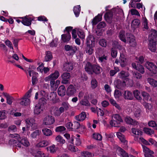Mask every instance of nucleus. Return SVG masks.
Instances as JSON below:
<instances>
[{
  "label": "nucleus",
  "mask_w": 157,
  "mask_h": 157,
  "mask_svg": "<svg viewBox=\"0 0 157 157\" xmlns=\"http://www.w3.org/2000/svg\"><path fill=\"white\" fill-rule=\"evenodd\" d=\"M73 68L72 63L71 62H67L65 63L63 65V69L64 71H70Z\"/></svg>",
  "instance_id": "a878e982"
},
{
  "label": "nucleus",
  "mask_w": 157,
  "mask_h": 157,
  "mask_svg": "<svg viewBox=\"0 0 157 157\" xmlns=\"http://www.w3.org/2000/svg\"><path fill=\"white\" fill-rule=\"evenodd\" d=\"M125 121L128 124H132L134 126L138 124V122L134 120L129 117H126L124 119Z\"/></svg>",
  "instance_id": "c85d7f7f"
},
{
  "label": "nucleus",
  "mask_w": 157,
  "mask_h": 157,
  "mask_svg": "<svg viewBox=\"0 0 157 157\" xmlns=\"http://www.w3.org/2000/svg\"><path fill=\"white\" fill-rule=\"evenodd\" d=\"M132 132L135 135L141 136L142 135V132L139 130H137L135 128H132Z\"/></svg>",
  "instance_id": "4d7b16f0"
},
{
  "label": "nucleus",
  "mask_w": 157,
  "mask_h": 157,
  "mask_svg": "<svg viewBox=\"0 0 157 157\" xmlns=\"http://www.w3.org/2000/svg\"><path fill=\"white\" fill-rule=\"evenodd\" d=\"M52 58L51 52L50 51H48L46 53V55L45 57V60L46 61H50Z\"/></svg>",
  "instance_id": "603ef678"
},
{
  "label": "nucleus",
  "mask_w": 157,
  "mask_h": 157,
  "mask_svg": "<svg viewBox=\"0 0 157 157\" xmlns=\"http://www.w3.org/2000/svg\"><path fill=\"white\" fill-rule=\"evenodd\" d=\"M98 86V82L94 78L92 79L91 81V87L93 89L96 88Z\"/></svg>",
  "instance_id": "69168bd1"
},
{
  "label": "nucleus",
  "mask_w": 157,
  "mask_h": 157,
  "mask_svg": "<svg viewBox=\"0 0 157 157\" xmlns=\"http://www.w3.org/2000/svg\"><path fill=\"white\" fill-rule=\"evenodd\" d=\"M44 109V103L39 102L35 106L34 112L35 114L39 115L42 113Z\"/></svg>",
  "instance_id": "9b49d317"
},
{
  "label": "nucleus",
  "mask_w": 157,
  "mask_h": 157,
  "mask_svg": "<svg viewBox=\"0 0 157 157\" xmlns=\"http://www.w3.org/2000/svg\"><path fill=\"white\" fill-rule=\"evenodd\" d=\"M55 140L57 143L61 144H64L65 142V140L60 135H58L55 137Z\"/></svg>",
  "instance_id": "ea45409f"
},
{
  "label": "nucleus",
  "mask_w": 157,
  "mask_h": 157,
  "mask_svg": "<svg viewBox=\"0 0 157 157\" xmlns=\"http://www.w3.org/2000/svg\"><path fill=\"white\" fill-rule=\"evenodd\" d=\"M135 117H138L141 115V110L140 109L136 106L133 107L132 110Z\"/></svg>",
  "instance_id": "7c9ffc66"
},
{
  "label": "nucleus",
  "mask_w": 157,
  "mask_h": 157,
  "mask_svg": "<svg viewBox=\"0 0 157 157\" xmlns=\"http://www.w3.org/2000/svg\"><path fill=\"white\" fill-rule=\"evenodd\" d=\"M66 51H69L71 54H74L77 49V47L75 46H71L69 45H66L64 47Z\"/></svg>",
  "instance_id": "393cba45"
},
{
  "label": "nucleus",
  "mask_w": 157,
  "mask_h": 157,
  "mask_svg": "<svg viewBox=\"0 0 157 157\" xmlns=\"http://www.w3.org/2000/svg\"><path fill=\"white\" fill-rule=\"evenodd\" d=\"M61 77L62 79V83L66 84L69 83L71 78V75L69 73L64 72L61 75Z\"/></svg>",
  "instance_id": "2eb2a0df"
},
{
  "label": "nucleus",
  "mask_w": 157,
  "mask_h": 157,
  "mask_svg": "<svg viewBox=\"0 0 157 157\" xmlns=\"http://www.w3.org/2000/svg\"><path fill=\"white\" fill-rule=\"evenodd\" d=\"M47 148L48 151H49L51 153L53 154L55 153L58 149V147L54 144L48 146Z\"/></svg>",
  "instance_id": "c9c22d12"
},
{
  "label": "nucleus",
  "mask_w": 157,
  "mask_h": 157,
  "mask_svg": "<svg viewBox=\"0 0 157 157\" xmlns=\"http://www.w3.org/2000/svg\"><path fill=\"white\" fill-rule=\"evenodd\" d=\"M9 137L12 139L9 140V143L13 145L14 146L21 147L22 145L26 147L29 145V143L26 138H21L17 134H10L9 135Z\"/></svg>",
  "instance_id": "f257e3e1"
},
{
  "label": "nucleus",
  "mask_w": 157,
  "mask_h": 157,
  "mask_svg": "<svg viewBox=\"0 0 157 157\" xmlns=\"http://www.w3.org/2000/svg\"><path fill=\"white\" fill-rule=\"evenodd\" d=\"M143 27L145 29H148V22L147 19L145 17H143Z\"/></svg>",
  "instance_id": "052dcab7"
},
{
  "label": "nucleus",
  "mask_w": 157,
  "mask_h": 157,
  "mask_svg": "<svg viewBox=\"0 0 157 157\" xmlns=\"http://www.w3.org/2000/svg\"><path fill=\"white\" fill-rule=\"evenodd\" d=\"M77 35L81 39H83L85 37V34L83 30L78 28L77 29Z\"/></svg>",
  "instance_id": "79ce46f5"
},
{
  "label": "nucleus",
  "mask_w": 157,
  "mask_h": 157,
  "mask_svg": "<svg viewBox=\"0 0 157 157\" xmlns=\"http://www.w3.org/2000/svg\"><path fill=\"white\" fill-rule=\"evenodd\" d=\"M109 101L110 103L114 106H115L117 109L120 110L121 108L120 106L118 104L116 101L113 99L110 98L109 99Z\"/></svg>",
  "instance_id": "a18cd8bd"
},
{
  "label": "nucleus",
  "mask_w": 157,
  "mask_h": 157,
  "mask_svg": "<svg viewBox=\"0 0 157 157\" xmlns=\"http://www.w3.org/2000/svg\"><path fill=\"white\" fill-rule=\"evenodd\" d=\"M118 76L120 78H123L128 77L129 76V74L127 72L122 71L118 74Z\"/></svg>",
  "instance_id": "864d4df0"
},
{
  "label": "nucleus",
  "mask_w": 157,
  "mask_h": 157,
  "mask_svg": "<svg viewBox=\"0 0 157 157\" xmlns=\"http://www.w3.org/2000/svg\"><path fill=\"white\" fill-rule=\"evenodd\" d=\"M75 128L78 129V131L80 133H83L86 131L85 126L83 124L80 125V123L77 121L74 122Z\"/></svg>",
  "instance_id": "412c9836"
},
{
  "label": "nucleus",
  "mask_w": 157,
  "mask_h": 157,
  "mask_svg": "<svg viewBox=\"0 0 157 157\" xmlns=\"http://www.w3.org/2000/svg\"><path fill=\"white\" fill-rule=\"evenodd\" d=\"M55 122L54 117L51 115L45 116L43 119L42 124L45 126H49L53 124Z\"/></svg>",
  "instance_id": "6e6552de"
},
{
  "label": "nucleus",
  "mask_w": 157,
  "mask_h": 157,
  "mask_svg": "<svg viewBox=\"0 0 157 157\" xmlns=\"http://www.w3.org/2000/svg\"><path fill=\"white\" fill-rule=\"evenodd\" d=\"M132 66L133 68L138 71L142 74L144 73L145 71L143 67L141 65L137 63H133Z\"/></svg>",
  "instance_id": "aec40b11"
},
{
  "label": "nucleus",
  "mask_w": 157,
  "mask_h": 157,
  "mask_svg": "<svg viewBox=\"0 0 157 157\" xmlns=\"http://www.w3.org/2000/svg\"><path fill=\"white\" fill-rule=\"evenodd\" d=\"M143 131L145 133L150 136H151L154 133V131L153 130L147 128H144Z\"/></svg>",
  "instance_id": "8fccbe9b"
},
{
  "label": "nucleus",
  "mask_w": 157,
  "mask_h": 157,
  "mask_svg": "<svg viewBox=\"0 0 157 157\" xmlns=\"http://www.w3.org/2000/svg\"><path fill=\"white\" fill-rule=\"evenodd\" d=\"M86 46L89 47H94L95 42L94 36L92 35L88 36L86 39Z\"/></svg>",
  "instance_id": "f3484780"
},
{
  "label": "nucleus",
  "mask_w": 157,
  "mask_h": 157,
  "mask_svg": "<svg viewBox=\"0 0 157 157\" xmlns=\"http://www.w3.org/2000/svg\"><path fill=\"white\" fill-rule=\"evenodd\" d=\"M32 90H29L25 95L21 98L17 99V101L22 106H27L30 105L31 103L30 97Z\"/></svg>",
  "instance_id": "20e7f679"
},
{
  "label": "nucleus",
  "mask_w": 157,
  "mask_h": 157,
  "mask_svg": "<svg viewBox=\"0 0 157 157\" xmlns=\"http://www.w3.org/2000/svg\"><path fill=\"white\" fill-rule=\"evenodd\" d=\"M140 94V92L137 90H136L133 91V94L135 98L139 100H141L142 99Z\"/></svg>",
  "instance_id": "bf43d9fd"
},
{
  "label": "nucleus",
  "mask_w": 157,
  "mask_h": 157,
  "mask_svg": "<svg viewBox=\"0 0 157 157\" xmlns=\"http://www.w3.org/2000/svg\"><path fill=\"white\" fill-rule=\"evenodd\" d=\"M36 157H52L50 155L48 154H45L42 151H38L36 155H35Z\"/></svg>",
  "instance_id": "3c124183"
},
{
  "label": "nucleus",
  "mask_w": 157,
  "mask_h": 157,
  "mask_svg": "<svg viewBox=\"0 0 157 157\" xmlns=\"http://www.w3.org/2000/svg\"><path fill=\"white\" fill-rule=\"evenodd\" d=\"M80 10V7L79 5L74 7L73 11L74 14L76 17H78L79 16Z\"/></svg>",
  "instance_id": "49530a36"
},
{
  "label": "nucleus",
  "mask_w": 157,
  "mask_h": 157,
  "mask_svg": "<svg viewBox=\"0 0 157 157\" xmlns=\"http://www.w3.org/2000/svg\"><path fill=\"white\" fill-rule=\"evenodd\" d=\"M147 81L149 84L154 87H157V81L151 78H147Z\"/></svg>",
  "instance_id": "a19ab883"
},
{
  "label": "nucleus",
  "mask_w": 157,
  "mask_h": 157,
  "mask_svg": "<svg viewBox=\"0 0 157 157\" xmlns=\"http://www.w3.org/2000/svg\"><path fill=\"white\" fill-rule=\"evenodd\" d=\"M65 130L66 128L64 127L60 126L56 127L55 129V131L57 132H62Z\"/></svg>",
  "instance_id": "0e129e2a"
},
{
  "label": "nucleus",
  "mask_w": 157,
  "mask_h": 157,
  "mask_svg": "<svg viewBox=\"0 0 157 157\" xmlns=\"http://www.w3.org/2000/svg\"><path fill=\"white\" fill-rule=\"evenodd\" d=\"M2 94L6 98L7 103L9 105H11L13 103V98L7 93L3 92Z\"/></svg>",
  "instance_id": "4be33fe9"
},
{
  "label": "nucleus",
  "mask_w": 157,
  "mask_h": 157,
  "mask_svg": "<svg viewBox=\"0 0 157 157\" xmlns=\"http://www.w3.org/2000/svg\"><path fill=\"white\" fill-rule=\"evenodd\" d=\"M123 96L126 99L132 100L133 98V93L128 90H126L124 92Z\"/></svg>",
  "instance_id": "cd10ccee"
},
{
  "label": "nucleus",
  "mask_w": 157,
  "mask_h": 157,
  "mask_svg": "<svg viewBox=\"0 0 157 157\" xmlns=\"http://www.w3.org/2000/svg\"><path fill=\"white\" fill-rule=\"evenodd\" d=\"M93 137L95 139L101 140L102 139V136L101 135L98 133H95L93 134Z\"/></svg>",
  "instance_id": "e2e57ef3"
},
{
  "label": "nucleus",
  "mask_w": 157,
  "mask_h": 157,
  "mask_svg": "<svg viewBox=\"0 0 157 157\" xmlns=\"http://www.w3.org/2000/svg\"><path fill=\"white\" fill-rule=\"evenodd\" d=\"M76 92V90L75 87L72 85L69 86L66 90L67 95L70 96L74 95Z\"/></svg>",
  "instance_id": "4468645a"
},
{
  "label": "nucleus",
  "mask_w": 157,
  "mask_h": 157,
  "mask_svg": "<svg viewBox=\"0 0 157 157\" xmlns=\"http://www.w3.org/2000/svg\"><path fill=\"white\" fill-rule=\"evenodd\" d=\"M101 18L102 15L99 14H98L97 16H96L93 19L92 21V25H96L98 22L101 20Z\"/></svg>",
  "instance_id": "4c0bfd02"
},
{
  "label": "nucleus",
  "mask_w": 157,
  "mask_h": 157,
  "mask_svg": "<svg viewBox=\"0 0 157 157\" xmlns=\"http://www.w3.org/2000/svg\"><path fill=\"white\" fill-rule=\"evenodd\" d=\"M144 66L151 74H155L157 73V67L153 63L149 61L146 62Z\"/></svg>",
  "instance_id": "1a4fd4ad"
},
{
  "label": "nucleus",
  "mask_w": 157,
  "mask_h": 157,
  "mask_svg": "<svg viewBox=\"0 0 157 157\" xmlns=\"http://www.w3.org/2000/svg\"><path fill=\"white\" fill-rule=\"evenodd\" d=\"M125 81H124L122 82H121L120 80H117L115 81L114 84L116 85V87L119 89H122L126 86V84L129 83V80L127 78L125 79Z\"/></svg>",
  "instance_id": "f8f14e48"
},
{
  "label": "nucleus",
  "mask_w": 157,
  "mask_h": 157,
  "mask_svg": "<svg viewBox=\"0 0 157 157\" xmlns=\"http://www.w3.org/2000/svg\"><path fill=\"white\" fill-rule=\"evenodd\" d=\"M52 112L55 117H58L62 113L64 112L63 109L62 107H60L58 109L57 107H55L53 108Z\"/></svg>",
  "instance_id": "6ab92c4d"
},
{
  "label": "nucleus",
  "mask_w": 157,
  "mask_h": 157,
  "mask_svg": "<svg viewBox=\"0 0 157 157\" xmlns=\"http://www.w3.org/2000/svg\"><path fill=\"white\" fill-rule=\"evenodd\" d=\"M50 142L46 140H43L40 141L37 144L36 146L38 147H44L48 145Z\"/></svg>",
  "instance_id": "e433bc0d"
},
{
  "label": "nucleus",
  "mask_w": 157,
  "mask_h": 157,
  "mask_svg": "<svg viewBox=\"0 0 157 157\" xmlns=\"http://www.w3.org/2000/svg\"><path fill=\"white\" fill-rule=\"evenodd\" d=\"M151 31V35L149 36L148 48L151 51L155 52L156 50L155 38H157V32L154 29H152Z\"/></svg>",
  "instance_id": "f03ea898"
},
{
  "label": "nucleus",
  "mask_w": 157,
  "mask_h": 157,
  "mask_svg": "<svg viewBox=\"0 0 157 157\" xmlns=\"http://www.w3.org/2000/svg\"><path fill=\"white\" fill-rule=\"evenodd\" d=\"M96 110L97 112V114L98 115H100L102 116L104 115V113H108L109 111L107 110H105L104 111L100 108H97Z\"/></svg>",
  "instance_id": "6e6d98bb"
},
{
  "label": "nucleus",
  "mask_w": 157,
  "mask_h": 157,
  "mask_svg": "<svg viewBox=\"0 0 157 157\" xmlns=\"http://www.w3.org/2000/svg\"><path fill=\"white\" fill-rule=\"evenodd\" d=\"M21 19H23L21 22L24 25L29 26L31 24V21L32 19L30 17H20Z\"/></svg>",
  "instance_id": "5701e85b"
},
{
  "label": "nucleus",
  "mask_w": 157,
  "mask_h": 157,
  "mask_svg": "<svg viewBox=\"0 0 157 157\" xmlns=\"http://www.w3.org/2000/svg\"><path fill=\"white\" fill-rule=\"evenodd\" d=\"M66 91V90L64 86L61 85L58 89V94L59 96L63 97L65 95Z\"/></svg>",
  "instance_id": "473e14b6"
},
{
  "label": "nucleus",
  "mask_w": 157,
  "mask_h": 157,
  "mask_svg": "<svg viewBox=\"0 0 157 157\" xmlns=\"http://www.w3.org/2000/svg\"><path fill=\"white\" fill-rule=\"evenodd\" d=\"M140 23L139 20L137 19H135L132 21L131 23V26L134 29L136 28L138 26Z\"/></svg>",
  "instance_id": "37998d69"
},
{
  "label": "nucleus",
  "mask_w": 157,
  "mask_h": 157,
  "mask_svg": "<svg viewBox=\"0 0 157 157\" xmlns=\"http://www.w3.org/2000/svg\"><path fill=\"white\" fill-rule=\"evenodd\" d=\"M116 135L117 137L122 142L125 144H127V141L125 140L124 136L120 132H118L116 133Z\"/></svg>",
  "instance_id": "58836bf2"
},
{
  "label": "nucleus",
  "mask_w": 157,
  "mask_h": 157,
  "mask_svg": "<svg viewBox=\"0 0 157 157\" xmlns=\"http://www.w3.org/2000/svg\"><path fill=\"white\" fill-rule=\"evenodd\" d=\"M80 103L81 105L86 106H89L90 105V102L87 100V99H85V100H82L80 101Z\"/></svg>",
  "instance_id": "680f3d73"
},
{
  "label": "nucleus",
  "mask_w": 157,
  "mask_h": 157,
  "mask_svg": "<svg viewBox=\"0 0 157 157\" xmlns=\"http://www.w3.org/2000/svg\"><path fill=\"white\" fill-rule=\"evenodd\" d=\"M126 58L125 56L123 54H121L119 61L117 59H116L115 61V63L117 64H118L119 63L122 67H124L126 64Z\"/></svg>",
  "instance_id": "dca6fc26"
},
{
  "label": "nucleus",
  "mask_w": 157,
  "mask_h": 157,
  "mask_svg": "<svg viewBox=\"0 0 157 157\" xmlns=\"http://www.w3.org/2000/svg\"><path fill=\"white\" fill-rule=\"evenodd\" d=\"M116 151L118 155L119 156H122V157H129L128 153L119 147H117Z\"/></svg>",
  "instance_id": "b1692460"
},
{
  "label": "nucleus",
  "mask_w": 157,
  "mask_h": 157,
  "mask_svg": "<svg viewBox=\"0 0 157 157\" xmlns=\"http://www.w3.org/2000/svg\"><path fill=\"white\" fill-rule=\"evenodd\" d=\"M125 32L123 31H121L119 33V37L120 39L125 42L126 41L128 42L131 46L134 47L136 45V43L134 37L132 35H129V36L128 34L127 38L125 36Z\"/></svg>",
  "instance_id": "39448f33"
},
{
  "label": "nucleus",
  "mask_w": 157,
  "mask_h": 157,
  "mask_svg": "<svg viewBox=\"0 0 157 157\" xmlns=\"http://www.w3.org/2000/svg\"><path fill=\"white\" fill-rule=\"evenodd\" d=\"M85 69L89 74H92L94 73L96 74H99L102 71V69L99 65L98 64L92 65L89 62L86 63Z\"/></svg>",
  "instance_id": "7ed1b4c3"
},
{
  "label": "nucleus",
  "mask_w": 157,
  "mask_h": 157,
  "mask_svg": "<svg viewBox=\"0 0 157 157\" xmlns=\"http://www.w3.org/2000/svg\"><path fill=\"white\" fill-rule=\"evenodd\" d=\"M112 120L110 121V124L112 126L118 127L121 122H123V120L119 115L114 114L112 116Z\"/></svg>",
  "instance_id": "423d86ee"
},
{
  "label": "nucleus",
  "mask_w": 157,
  "mask_h": 157,
  "mask_svg": "<svg viewBox=\"0 0 157 157\" xmlns=\"http://www.w3.org/2000/svg\"><path fill=\"white\" fill-rule=\"evenodd\" d=\"M14 53L13 50L10 51L8 55V58L10 59L13 58L15 60L18 61L19 59V57L17 54Z\"/></svg>",
  "instance_id": "bb28decb"
},
{
  "label": "nucleus",
  "mask_w": 157,
  "mask_h": 157,
  "mask_svg": "<svg viewBox=\"0 0 157 157\" xmlns=\"http://www.w3.org/2000/svg\"><path fill=\"white\" fill-rule=\"evenodd\" d=\"M27 130L33 131L37 128V125L33 118H29L26 120Z\"/></svg>",
  "instance_id": "0eeeda50"
},
{
  "label": "nucleus",
  "mask_w": 157,
  "mask_h": 157,
  "mask_svg": "<svg viewBox=\"0 0 157 157\" xmlns=\"http://www.w3.org/2000/svg\"><path fill=\"white\" fill-rule=\"evenodd\" d=\"M99 44L101 46L105 47L107 45V42L106 40L104 39H100L99 41Z\"/></svg>",
  "instance_id": "338daca9"
},
{
  "label": "nucleus",
  "mask_w": 157,
  "mask_h": 157,
  "mask_svg": "<svg viewBox=\"0 0 157 157\" xmlns=\"http://www.w3.org/2000/svg\"><path fill=\"white\" fill-rule=\"evenodd\" d=\"M56 93L51 92L49 94L48 98L50 100L54 101L56 99Z\"/></svg>",
  "instance_id": "5fc2aeb1"
},
{
  "label": "nucleus",
  "mask_w": 157,
  "mask_h": 157,
  "mask_svg": "<svg viewBox=\"0 0 157 157\" xmlns=\"http://www.w3.org/2000/svg\"><path fill=\"white\" fill-rule=\"evenodd\" d=\"M145 157H154L152 155L154 154L153 151L150 150L144 145H142Z\"/></svg>",
  "instance_id": "a211bd4d"
},
{
  "label": "nucleus",
  "mask_w": 157,
  "mask_h": 157,
  "mask_svg": "<svg viewBox=\"0 0 157 157\" xmlns=\"http://www.w3.org/2000/svg\"><path fill=\"white\" fill-rule=\"evenodd\" d=\"M76 136L77 137L75 138V142L74 141V138L72 137H71V140H69V141L73 144H75L76 145H80L81 144V141L80 139L79 138L80 136L79 135L77 134Z\"/></svg>",
  "instance_id": "2f4dec72"
},
{
  "label": "nucleus",
  "mask_w": 157,
  "mask_h": 157,
  "mask_svg": "<svg viewBox=\"0 0 157 157\" xmlns=\"http://www.w3.org/2000/svg\"><path fill=\"white\" fill-rule=\"evenodd\" d=\"M59 73L58 71H55V72L50 74L44 78L46 82L49 81L51 80H55L57 79L59 76Z\"/></svg>",
  "instance_id": "ddd939ff"
},
{
  "label": "nucleus",
  "mask_w": 157,
  "mask_h": 157,
  "mask_svg": "<svg viewBox=\"0 0 157 157\" xmlns=\"http://www.w3.org/2000/svg\"><path fill=\"white\" fill-rule=\"evenodd\" d=\"M41 134V132L39 130H37L33 132L31 134V137L32 138H36L37 136L40 135Z\"/></svg>",
  "instance_id": "de8ad7c7"
},
{
  "label": "nucleus",
  "mask_w": 157,
  "mask_h": 157,
  "mask_svg": "<svg viewBox=\"0 0 157 157\" xmlns=\"http://www.w3.org/2000/svg\"><path fill=\"white\" fill-rule=\"evenodd\" d=\"M71 107L70 105L67 101L63 102L61 104V106L60 107H62L63 109V112L65 110H68Z\"/></svg>",
  "instance_id": "c03bdc74"
},
{
  "label": "nucleus",
  "mask_w": 157,
  "mask_h": 157,
  "mask_svg": "<svg viewBox=\"0 0 157 157\" xmlns=\"http://www.w3.org/2000/svg\"><path fill=\"white\" fill-rule=\"evenodd\" d=\"M86 117V115L85 112H83L79 115L75 117V119L78 121H84Z\"/></svg>",
  "instance_id": "72a5a7b5"
},
{
  "label": "nucleus",
  "mask_w": 157,
  "mask_h": 157,
  "mask_svg": "<svg viewBox=\"0 0 157 157\" xmlns=\"http://www.w3.org/2000/svg\"><path fill=\"white\" fill-rule=\"evenodd\" d=\"M94 155L88 151H83L81 153L79 157H93Z\"/></svg>",
  "instance_id": "09e8293b"
},
{
  "label": "nucleus",
  "mask_w": 157,
  "mask_h": 157,
  "mask_svg": "<svg viewBox=\"0 0 157 157\" xmlns=\"http://www.w3.org/2000/svg\"><path fill=\"white\" fill-rule=\"evenodd\" d=\"M43 134L46 136H49L52 135L53 132L50 129L47 128H44L42 129Z\"/></svg>",
  "instance_id": "f704fd0d"
},
{
  "label": "nucleus",
  "mask_w": 157,
  "mask_h": 157,
  "mask_svg": "<svg viewBox=\"0 0 157 157\" xmlns=\"http://www.w3.org/2000/svg\"><path fill=\"white\" fill-rule=\"evenodd\" d=\"M94 47H89L86 46V52L89 55H91L94 52L93 48Z\"/></svg>",
  "instance_id": "13d9d810"
},
{
  "label": "nucleus",
  "mask_w": 157,
  "mask_h": 157,
  "mask_svg": "<svg viewBox=\"0 0 157 157\" xmlns=\"http://www.w3.org/2000/svg\"><path fill=\"white\" fill-rule=\"evenodd\" d=\"M119 11H121V10L119 9L118 8H114L111 10V11L109 13H106L105 15V20L109 22L111 21L112 17L113 16L112 13L114 12L116 13H117Z\"/></svg>",
  "instance_id": "9d476101"
},
{
  "label": "nucleus",
  "mask_w": 157,
  "mask_h": 157,
  "mask_svg": "<svg viewBox=\"0 0 157 157\" xmlns=\"http://www.w3.org/2000/svg\"><path fill=\"white\" fill-rule=\"evenodd\" d=\"M71 39V35L70 33H66L61 35V39L64 42H68Z\"/></svg>",
  "instance_id": "c756f323"
},
{
  "label": "nucleus",
  "mask_w": 157,
  "mask_h": 157,
  "mask_svg": "<svg viewBox=\"0 0 157 157\" xmlns=\"http://www.w3.org/2000/svg\"><path fill=\"white\" fill-rule=\"evenodd\" d=\"M143 105L144 106L146 110H150L152 108V105L150 104L145 102H144L143 103Z\"/></svg>",
  "instance_id": "774afa93"
}]
</instances>
